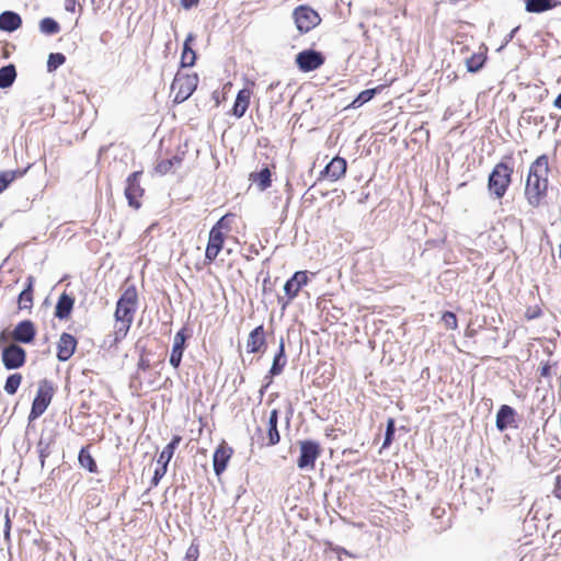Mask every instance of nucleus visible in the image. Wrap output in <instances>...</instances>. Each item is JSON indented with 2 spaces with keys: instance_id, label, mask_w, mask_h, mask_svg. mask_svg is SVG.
<instances>
[{
  "instance_id": "f257e3e1",
  "label": "nucleus",
  "mask_w": 561,
  "mask_h": 561,
  "mask_svg": "<svg viewBox=\"0 0 561 561\" xmlns=\"http://www.w3.org/2000/svg\"><path fill=\"white\" fill-rule=\"evenodd\" d=\"M549 159L547 154H541L529 165L524 196L533 208L542 206L548 196L549 187Z\"/></svg>"
},
{
  "instance_id": "f03ea898",
  "label": "nucleus",
  "mask_w": 561,
  "mask_h": 561,
  "mask_svg": "<svg viewBox=\"0 0 561 561\" xmlns=\"http://www.w3.org/2000/svg\"><path fill=\"white\" fill-rule=\"evenodd\" d=\"M138 307V291L135 285L127 286L116 302L113 345L119 344L128 334Z\"/></svg>"
},
{
  "instance_id": "7ed1b4c3",
  "label": "nucleus",
  "mask_w": 561,
  "mask_h": 561,
  "mask_svg": "<svg viewBox=\"0 0 561 561\" xmlns=\"http://www.w3.org/2000/svg\"><path fill=\"white\" fill-rule=\"evenodd\" d=\"M236 218V215L228 213L224 215L217 222L211 227L208 234V241L205 250L204 265L213 264L220 251L224 249L225 241L231 231V225Z\"/></svg>"
},
{
  "instance_id": "20e7f679",
  "label": "nucleus",
  "mask_w": 561,
  "mask_h": 561,
  "mask_svg": "<svg viewBox=\"0 0 561 561\" xmlns=\"http://www.w3.org/2000/svg\"><path fill=\"white\" fill-rule=\"evenodd\" d=\"M513 154H505L492 169L488 179V190L496 199H502L513 183Z\"/></svg>"
},
{
  "instance_id": "39448f33",
  "label": "nucleus",
  "mask_w": 561,
  "mask_h": 561,
  "mask_svg": "<svg viewBox=\"0 0 561 561\" xmlns=\"http://www.w3.org/2000/svg\"><path fill=\"white\" fill-rule=\"evenodd\" d=\"M198 76L196 72L178 71L171 83V92L174 93L173 102L182 103L186 101L196 90Z\"/></svg>"
},
{
  "instance_id": "423d86ee",
  "label": "nucleus",
  "mask_w": 561,
  "mask_h": 561,
  "mask_svg": "<svg viewBox=\"0 0 561 561\" xmlns=\"http://www.w3.org/2000/svg\"><path fill=\"white\" fill-rule=\"evenodd\" d=\"M37 334L36 327L31 320L20 321L11 332H0V345L8 343L10 340L15 344H32Z\"/></svg>"
},
{
  "instance_id": "0eeeda50",
  "label": "nucleus",
  "mask_w": 561,
  "mask_h": 561,
  "mask_svg": "<svg viewBox=\"0 0 561 561\" xmlns=\"http://www.w3.org/2000/svg\"><path fill=\"white\" fill-rule=\"evenodd\" d=\"M54 393L55 388L50 380L42 379L38 382V389L33 400L32 408L28 414L30 421H34L38 419L42 414H44V412L46 411V409L48 408L53 400Z\"/></svg>"
},
{
  "instance_id": "6e6552de",
  "label": "nucleus",
  "mask_w": 561,
  "mask_h": 561,
  "mask_svg": "<svg viewBox=\"0 0 561 561\" xmlns=\"http://www.w3.org/2000/svg\"><path fill=\"white\" fill-rule=\"evenodd\" d=\"M309 280L308 271H297L289 279H287L284 285V297H278V302L282 305V309H285L295 298L298 297L300 290L308 285Z\"/></svg>"
},
{
  "instance_id": "1a4fd4ad",
  "label": "nucleus",
  "mask_w": 561,
  "mask_h": 561,
  "mask_svg": "<svg viewBox=\"0 0 561 561\" xmlns=\"http://www.w3.org/2000/svg\"><path fill=\"white\" fill-rule=\"evenodd\" d=\"M293 19L299 33L305 34L317 27L322 19L320 14L309 5L301 4L295 8Z\"/></svg>"
},
{
  "instance_id": "9d476101",
  "label": "nucleus",
  "mask_w": 561,
  "mask_h": 561,
  "mask_svg": "<svg viewBox=\"0 0 561 561\" xmlns=\"http://www.w3.org/2000/svg\"><path fill=\"white\" fill-rule=\"evenodd\" d=\"M26 351L15 343H4L1 350V360L8 370L23 367L26 363Z\"/></svg>"
},
{
  "instance_id": "9b49d317",
  "label": "nucleus",
  "mask_w": 561,
  "mask_h": 561,
  "mask_svg": "<svg viewBox=\"0 0 561 561\" xmlns=\"http://www.w3.org/2000/svg\"><path fill=\"white\" fill-rule=\"evenodd\" d=\"M300 455L297 459V467L299 469L313 470L316 467V460L321 455V446L318 442L306 439L299 442Z\"/></svg>"
},
{
  "instance_id": "f8f14e48",
  "label": "nucleus",
  "mask_w": 561,
  "mask_h": 561,
  "mask_svg": "<svg viewBox=\"0 0 561 561\" xmlns=\"http://www.w3.org/2000/svg\"><path fill=\"white\" fill-rule=\"evenodd\" d=\"M141 171H135L128 175L126 180L125 196L128 201V205L134 209L141 207V197L145 194V188L140 185Z\"/></svg>"
},
{
  "instance_id": "ddd939ff",
  "label": "nucleus",
  "mask_w": 561,
  "mask_h": 561,
  "mask_svg": "<svg viewBox=\"0 0 561 561\" xmlns=\"http://www.w3.org/2000/svg\"><path fill=\"white\" fill-rule=\"evenodd\" d=\"M296 65L302 72H310L319 69L325 61L322 53L313 49H305L296 55Z\"/></svg>"
},
{
  "instance_id": "4468645a",
  "label": "nucleus",
  "mask_w": 561,
  "mask_h": 561,
  "mask_svg": "<svg viewBox=\"0 0 561 561\" xmlns=\"http://www.w3.org/2000/svg\"><path fill=\"white\" fill-rule=\"evenodd\" d=\"M245 347L249 354H263L266 351V334L263 324H260L250 331L247 337Z\"/></svg>"
},
{
  "instance_id": "2eb2a0df",
  "label": "nucleus",
  "mask_w": 561,
  "mask_h": 561,
  "mask_svg": "<svg viewBox=\"0 0 561 561\" xmlns=\"http://www.w3.org/2000/svg\"><path fill=\"white\" fill-rule=\"evenodd\" d=\"M347 170V162L342 157H334L327 167L320 172L321 179H328L332 182L342 179Z\"/></svg>"
},
{
  "instance_id": "dca6fc26",
  "label": "nucleus",
  "mask_w": 561,
  "mask_h": 561,
  "mask_svg": "<svg viewBox=\"0 0 561 561\" xmlns=\"http://www.w3.org/2000/svg\"><path fill=\"white\" fill-rule=\"evenodd\" d=\"M78 346L77 339L70 333H61L57 342L56 356L60 362L69 360L75 354Z\"/></svg>"
},
{
  "instance_id": "f3484780",
  "label": "nucleus",
  "mask_w": 561,
  "mask_h": 561,
  "mask_svg": "<svg viewBox=\"0 0 561 561\" xmlns=\"http://www.w3.org/2000/svg\"><path fill=\"white\" fill-rule=\"evenodd\" d=\"M186 152L184 150H178L170 158H164L158 161L154 165V172L159 175H167L173 173L179 169L185 158Z\"/></svg>"
},
{
  "instance_id": "a211bd4d",
  "label": "nucleus",
  "mask_w": 561,
  "mask_h": 561,
  "mask_svg": "<svg viewBox=\"0 0 561 561\" xmlns=\"http://www.w3.org/2000/svg\"><path fill=\"white\" fill-rule=\"evenodd\" d=\"M233 455V449L222 440L213 455L214 471L217 476H220L227 468L230 458Z\"/></svg>"
},
{
  "instance_id": "6ab92c4d",
  "label": "nucleus",
  "mask_w": 561,
  "mask_h": 561,
  "mask_svg": "<svg viewBox=\"0 0 561 561\" xmlns=\"http://www.w3.org/2000/svg\"><path fill=\"white\" fill-rule=\"evenodd\" d=\"M188 336H190V334H188L186 328H182L174 335L173 346H172V351H171V355H170V364L174 368L180 367L183 352L185 350V343H186V340L188 339Z\"/></svg>"
},
{
  "instance_id": "aec40b11",
  "label": "nucleus",
  "mask_w": 561,
  "mask_h": 561,
  "mask_svg": "<svg viewBox=\"0 0 561 561\" xmlns=\"http://www.w3.org/2000/svg\"><path fill=\"white\" fill-rule=\"evenodd\" d=\"M252 94L253 90L251 88L245 87L241 89L238 92L236 101L231 108V115H233L236 118L243 117L250 106Z\"/></svg>"
},
{
  "instance_id": "412c9836",
  "label": "nucleus",
  "mask_w": 561,
  "mask_h": 561,
  "mask_svg": "<svg viewBox=\"0 0 561 561\" xmlns=\"http://www.w3.org/2000/svg\"><path fill=\"white\" fill-rule=\"evenodd\" d=\"M278 416L279 412L277 409H273L270 412L266 427V442L263 443L265 446H275L280 442V434L277 427Z\"/></svg>"
},
{
  "instance_id": "4be33fe9",
  "label": "nucleus",
  "mask_w": 561,
  "mask_h": 561,
  "mask_svg": "<svg viewBox=\"0 0 561 561\" xmlns=\"http://www.w3.org/2000/svg\"><path fill=\"white\" fill-rule=\"evenodd\" d=\"M34 284L35 278L30 275L26 278L25 288L20 293L18 298V306L20 310H30L33 307Z\"/></svg>"
},
{
  "instance_id": "5701e85b",
  "label": "nucleus",
  "mask_w": 561,
  "mask_h": 561,
  "mask_svg": "<svg viewBox=\"0 0 561 561\" xmlns=\"http://www.w3.org/2000/svg\"><path fill=\"white\" fill-rule=\"evenodd\" d=\"M515 415L516 412L512 407L506 404L501 405L495 422L497 430L503 432L511 426L515 422Z\"/></svg>"
},
{
  "instance_id": "b1692460",
  "label": "nucleus",
  "mask_w": 561,
  "mask_h": 561,
  "mask_svg": "<svg viewBox=\"0 0 561 561\" xmlns=\"http://www.w3.org/2000/svg\"><path fill=\"white\" fill-rule=\"evenodd\" d=\"M75 306V298L66 293H62L57 301L55 308V317L58 319H68Z\"/></svg>"
},
{
  "instance_id": "393cba45",
  "label": "nucleus",
  "mask_w": 561,
  "mask_h": 561,
  "mask_svg": "<svg viewBox=\"0 0 561 561\" xmlns=\"http://www.w3.org/2000/svg\"><path fill=\"white\" fill-rule=\"evenodd\" d=\"M194 39H195L194 35L192 33H190L184 41L183 50L181 54V61H180V65L182 68L193 67L195 65L196 53L192 48Z\"/></svg>"
},
{
  "instance_id": "a878e982",
  "label": "nucleus",
  "mask_w": 561,
  "mask_h": 561,
  "mask_svg": "<svg viewBox=\"0 0 561 561\" xmlns=\"http://www.w3.org/2000/svg\"><path fill=\"white\" fill-rule=\"evenodd\" d=\"M22 25L21 16L13 11H4L0 14V30L14 32Z\"/></svg>"
},
{
  "instance_id": "bb28decb",
  "label": "nucleus",
  "mask_w": 561,
  "mask_h": 561,
  "mask_svg": "<svg viewBox=\"0 0 561 561\" xmlns=\"http://www.w3.org/2000/svg\"><path fill=\"white\" fill-rule=\"evenodd\" d=\"M182 437L180 435H174L171 442L163 448L158 457V465L168 468L170 460L172 459L174 451L179 444L181 443Z\"/></svg>"
},
{
  "instance_id": "cd10ccee",
  "label": "nucleus",
  "mask_w": 561,
  "mask_h": 561,
  "mask_svg": "<svg viewBox=\"0 0 561 561\" xmlns=\"http://www.w3.org/2000/svg\"><path fill=\"white\" fill-rule=\"evenodd\" d=\"M78 461H79V465L82 468L87 469L90 473L99 472L96 461L90 453V445L83 446L80 449L79 455H78Z\"/></svg>"
},
{
  "instance_id": "c85d7f7f",
  "label": "nucleus",
  "mask_w": 561,
  "mask_h": 561,
  "mask_svg": "<svg viewBox=\"0 0 561 561\" xmlns=\"http://www.w3.org/2000/svg\"><path fill=\"white\" fill-rule=\"evenodd\" d=\"M287 364L286 355H285V345L282 341L278 347V352L274 356L272 367L270 369L271 376H278L283 373L285 366Z\"/></svg>"
},
{
  "instance_id": "c756f323",
  "label": "nucleus",
  "mask_w": 561,
  "mask_h": 561,
  "mask_svg": "<svg viewBox=\"0 0 561 561\" xmlns=\"http://www.w3.org/2000/svg\"><path fill=\"white\" fill-rule=\"evenodd\" d=\"M272 173L266 167L260 172H253L250 174V180L254 182L261 191L267 190L272 185Z\"/></svg>"
},
{
  "instance_id": "7c9ffc66",
  "label": "nucleus",
  "mask_w": 561,
  "mask_h": 561,
  "mask_svg": "<svg viewBox=\"0 0 561 561\" xmlns=\"http://www.w3.org/2000/svg\"><path fill=\"white\" fill-rule=\"evenodd\" d=\"M486 61V54L479 51L472 54L469 58L466 60L467 70L469 72H478L481 70Z\"/></svg>"
},
{
  "instance_id": "2f4dec72",
  "label": "nucleus",
  "mask_w": 561,
  "mask_h": 561,
  "mask_svg": "<svg viewBox=\"0 0 561 561\" xmlns=\"http://www.w3.org/2000/svg\"><path fill=\"white\" fill-rule=\"evenodd\" d=\"M16 78V70L14 65H8L0 68V88L5 89L13 84Z\"/></svg>"
},
{
  "instance_id": "473e14b6",
  "label": "nucleus",
  "mask_w": 561,
  "mask_h": 561,
  "mask_svg": "<svg viewBox=\"0 0 561 561\" xmlns=\"http://www.w3.org/2000/svg\"><path fill=\"white\" fill-rule=\"evenodd\" d=\"M553 7L551 0H526V11L531 13H541Z\"/></svg>"
},
{
  "instance_id": "72a5a7b5",
  "label": "nucleus",
  "mask_w": 561,
  "mask_h": 561,
  "mask_svg": "<svg viewBox=\"0 0 561 561\" xmlns=\"http://www.w3.org/2000/svg\"><path fill=\"white\" fill-rule=\"evenodd\" d=\"M26 170L4 171L0 173V194L16 179L22 178Z\"/></svg>"
},
{
  "instance_id": "f704fd0d",
  "label": "nucleus",
  "mask_w": 561,
  "mask_h": 561,
  "mask_svg": "<svg viewBox=\"0 0 561 561\" xmlns=\"http://www.w3.org/2000/svg\"><path fill=\"white\" fill-rule=\"evenodd\" d=\"M22 380H23V377L20 373L11 374L10 376H8V378L5 380V383L3 387L4 391L10 396L15 394L19 387L22 383Z\"/></svg>"
},
{
  "instance_id": "c9c22d12",
  "label": "nucleus",
  "mask_w": 561,
  "mask_h": 561,
  "mask_svg": "<svg viewBox=\"0 0 561 561\" xmlns=\"http://www.w3.org/2000/svg\"><path fill=\"white\" fill-rule=\"evenodd\" d=\"M39 31L45 35H54L60 31V25L53 18H44L39 22Z\"/></svg>"
},
{
  "instance_id": "e433bc0d",
  "label": "nucleus",
  "mask_w": 561,
  "mask_h": 561,
  "mask_svg": "<svg viewBox=\"0 0 561 561\" xmlns=\"http://www.w3.org/2000/svg\"><path fill=\"white\" fill-rule=\"evenodd\" d=\"M377 90L378 88L362 91L346 108H357L364 105L375 96Z\"/></svg>"
},
{
  "instance_id": "4c0bfd02",
  "label": "nucleus",
  "mask_w": 561,
  "mask_h": 561,
  "mask_svg": "<svg viewBox=\"0 0 561 561\" xmlns=\"http://www.w3.org/2000/svg\"><path fill=\"white\" fill-rule=\"evenodd\" d=\"M66 62V57L61 53H51L47 59V70L55 71Z\"/></svg>"
},
{
  "instance_id": "58836bf2",
  "label": "nucleus",
  "mask_w": 561,
  "mask_h": 561,
  "mask_svg": "<svg viewBox=\"0 0 561 561\" xmlns=\"http://www.w3.org/2000/svg\"><path fill=\"white\" fill-rule=\"evenodd\" d=\"M394 432H396V421H394V419L389 417L387 420V428H386V435H385L382 448H387L391 445V443L393 440Z\"/></svg>"
},
{
  "instance_id": "ea45409f",
  "label": "nucleus",
  "mask_w": 561,
  "mask_h": 561,
  "mask_svg": "<svg viewBox=\"0 0 561 561\" xmlns=\"http://www.w3.org/2000/svg\"><path fill=\"white\" fill-rule=\"evenodd\" d=\"M442 321L447 330H456L458 328L457 317L451 311H445L442 314Z\"/></svg>"
},
{
  "instance_id": "a19ab883",
  "label": "nucleus",
  "mask_w": 561,
  "mask_h": 561,
  "mask_svg": "<svg viewBox=\"0 0 561 561\" xmlns=\"http://www.w3.org/2000/svg\"><path fill=\"white\" fill-rule=\"evenodd\" d=\"M11 528H12V523H11V517H10V511H9V508H7L4 512V530H3V537H4V540L7 543L11 542Z\"/></svg>"
},
{
  "instance_id": "79ce46f5",
  "label": "nucleus",
  "mask_w": 561,
  "mask_h": 561,
  "mask_svg": "<svg viewBox=\"0 0 561 561\" xmlns=\"http://www.w3.org/2000/svg\"><path fill=\"white\" fill-rule=\"evenodd\" d=\"M199 557V546L195 542L187 548L185 553V561H197Z\"/></svg>"
},
{
  "instance_id": "37998d69",
  "label": "nucleus",
  "mask_w": 561,
  "mask_h": 561,
  "mask_svg": "<svg viewBox=\"0 0 561 561\" xmlns=\"http://www.w3.org/2000/svg\"><path fill=\"white\" fill-rule=\"evenodd\" d=\"M167 469L165 467L163 466H160L158 465V467L156 468L154 470V473H153V477L151 479V485L152 486H157L160 482V480L164 477V474L167 473Z\"/></svg>"
},
{
  "instance_id": "c03bdc74",
  "label": "nucleus",
  "mask_w": 561,
  "mask_h": 561,
  "mask_svg": "<svg viewBox=\"0 0 561 561\" xmlns=\"http://www.w3.org/2000/svg\"><path fill=\"white\" fill-rule=\"evenodd\" d=\"M551 369H552V366L550 365L549 362H546L545 364H542L541 367L539 368L540 377L550 378Z\"/></svg>"
},
{
  "instance_id": "a18cd8bd",
  "label": "nucleus",
  "mask_w": 561,
  "mask_h": 561,
  "mask_svg": "<svg viewBox=\"0 0 561 561\" xmlns=\"http://www.w3.org/2000/svg\"><path fill=\"white\" fill-rule=\"evenodd\" d=\"M552 493L554 497L561 500V473L558 474L554 479V486Z\"/></svg>"
},
{
  "instance_id": "49530a36",
  "label": "nucleus",
  "mask_w": 561,
  "mask_h": 561,
  "mask_svg": "<svg viewBox=\"0 0 561 561\" xmlns=\"http://www.w3.org/2000/svg\"><path fill=\"white\" fill-rule=\"evenodd\" d=\"M199 3V0H180V4L183 9L190 10L193 7H197Z\"/></svg>"
},
{
  "instance_id": "de8ad7c7",
  "label": "nucleus",
  "mask_w": 561,
  "mask_h": 561,
  "mask_svg": "<svg viewBox=\"0 0 561 561\" xmlns=\"http://www.w3.org/2000/svg\"><path fill=\"white\" fill-rule=\"evenodd\" d=\"M553 106L558 110H561V93L558 94V96L553 101Z\"/></svg>"
},
{
  "instance_id": "09e8293b",
  "label": "nucleus",
  "mask_w": 561,
  "mask_h": 561,
  "mask_svg": "<svg viewBox=\"0 0 561 561\" xmlns=\"http://www.w3.org/2000/svg\"><path fill=\"white\" fill-rule=\"evenodd\" d=\"M138 367L142 370H146L147 368H149V364L148 362H145L144 359H141L138 364Z\"/></svg>"
},
{
  "instance_id": "8fccbe9b",
  "label": "nucleus",
  "mask_w": 561,
  "mask_h": 561,
  "mask_svg": "<svg viewBox=\"0 0 561 561\" xmlns=\"http://www.w3.org/2000/svg\"><path fill=\"white\" fill-rule=\"evenodd\" d=\"M48 456V453L46 450H41V461H42V466H44V462H45V458Z\"/></svg>"
},
{
  "instance_id": "3c124183",
  "label": "nucleus",
  "mask_w": 561,
  "mask_h": 561,
  "mask_svg": "<svg viewBox=\"0 0 561 561\" xmlns=\"http://www.w3.org/2000/svg\"><path fill=\"white\" fill-rule=\"evenodd\" d=\"M537 316H539V311H535V314H530V312H529V311H527V313H526V317H527L528 319H534V318H536Z\"/></svg>"
}]
</instances>
